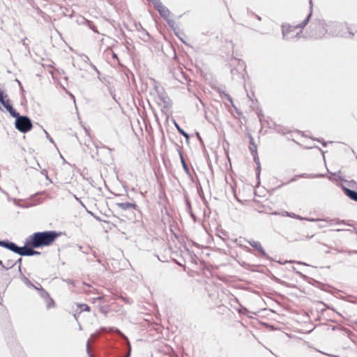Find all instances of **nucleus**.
Returning a JSON list of instances; mask_svg holds the SVG:
<instances>
[{"instance_id": "nucleus-35", "label": "nucleus", "mask_w": 357, "mask_h": 357, "mask_svg": "<svg viewBox=\"0 0 357 357\" xmlns=\"http://www.w3.org/2000/svg\"><path fill=\"white\" fill-rule=\"evenodd\" d=\"M296 181V178H294L291 179V181Z\"/></svg>"}, {"instance_id": "nucleus-5", "label": "nucleus", "mask_w": 357, "mask_h": 357, "mask_svg": "<svg viewBox=\"0 0 357 357\" xmlns=\"http://www.w3.org/2000/svg\"><path fill=\"white\" fill-rule=\"evenodd\" d=\"M14 117L15 118V128L21 132H27L32 128L31 121L28 116H20V114L17 112L16 116Z\"/></svg>"}, {"instance_id": "nucleus-13", "label": "nucleus", "mask_w": 357, "mask_h": 357, "mask_svg": "<svg viewBox=\"0 0 357 357\" xmlns=\"http://www.w3.org/2000/svg\"><path fill=\"white\" fill-rule=\"evenodd\" d=\"M116 332L117 333H119L123 338H124L127 341L128 351H127V354H125L124 357H130V354H131V346H130V342H129L128 337L126 335H124L123 333H121V331H119L118 329L116 330Z\"/></svg>"}, {"instance_id": "nucleus-4", "label": "nucleus", "mask_w": 357, "mask_h": 357, "mask_svg": "<svg viewBox=\"0 0 357 357\" xmlns=\"http://www.w3.org/2000/svg\"><path fill=\"white\" fill-rule=\"evenodd\" d=\"M26 245L23 247H20L17 245L15 243L9 241H1L0 240V246L7 248L8 250L20 255V256H30L31 248V247Z\"/></svg>"}, {"instance_id": "nucleus-29", "label": "nucleus", "mask_w": 357, "mask_h": 357, "mask_svg": "<svg viewBox=\"0 0 357 357\" xmlns=\"http://www.w3.org/2000/svg\"><path fill=\"white\" fill-rule=\"evenodd\" d=\"M0 266L2 267L3 269H5V265L3 264V262L1 260H0Z\"/></svg>"}, {"instance_id": "nucleus-31", "label": "nucleus", "mask_w": 357, "mask_h": 357, "mask_svg": "<svg viewBox=\"0 0 357 357\" xmlns=\"http://www.w3.org/2000/svg\"><path fill=\"white\" fill-rule=\"evenodd\" d=\"M318 176H319V177H323V176H324V174H320V175H319Z\"/></svg>"}, {"instance_id": "nucleus-34", "label": "nucleus", "mask_w": 357, "mask_h": 357, "mask_svg": "<svg viewBox=\"0 0 357 357\" xmlns=\"http://www.w3.org/2000/svg\"><path fill=\"white\" fill-rule=\"evenodd\" d=\"M322 144H323L324 146H326V142H322Z\"/></svg>"}, {"instance_id": "nucleus-26", "label": "nucleus", "mask_w": 357, "mask_h": 357, "mask_svg": "<svg viewBox=\"0 0 357 357\" xmlns=\"http://www.w3.org/2000/svg\"><path fill=\"white\" fill-rule=\"evenodd\" d=\"M281 215H282V216H289V212H287V211H283V212L281 213Z\"/></svg>"}, {"instance_id": "nucleus-20", "label": "nucleus", "mask_w": 357, "mask_h": 357, "mask_svg": "<svg viewBox=\"0 0 357 357\" xmlns=\"http://www.w3.org/2000/svg\"><path fill=\"white\" fill-rule=\"evenodd\" d=\"M177 128L180 133H181L186 138H188V135L185 131H183V130L181 129L178 126H177Z\"/></svg>"}, {"instance_id": "nucleus-24", "label": "nucleus", "mask_w": 357, "mask_h": 357, "mask_svg": "<svg viewBox=\"0 0 357 357\" xmlns=\"http://www.w3.org/2000/svg\"><path fill=\"white\" fill-rule=\"evenodd\" d=\"M295 218L297 219V220H307V218H303V217H301V216H300L298 215H296Z\"/></svg>"}, {"instance_id": "nucleus-28", "label": "nucleus", "mask_w": 357, "mask_h": 357, "mask_svg": "<svg viewBox=\"0 0 357 357\" xmlns=\"http://www.w3.org/2000/svg\"><path fill=\"white\" fill-rule=\"evenodd\" d=\"M296 215V214H295V213H289V217H291V218H295Z\"/></svg>"}, {"instance_id": "nucleus-15", "label": "nucleus", "mask_w": 357, "mask_h": 357, "mask_svg": "<svg viewBox=\"0 0 357 357\" xmlns=\"http://www.w3.org/2000/svg\"><path fill=\"white\" fill-rule=\"evenodd\" d=\"M307 221H310V222H330L331 224L330 225H332L333 222L334 221L333 220H328V219H319V218H307Z\"/></svg>"}, {"instance_id": "nucleus-27", "label": "nucleus", "mask_w": 357, "mask_h": 357, "mask_svg": "<svg viewBox=\"0 0 357 357\" xmlns=\"http://www.w3.org/2000/svg\"><path fill=\"white\" fill-rule=\"evenodd\" d=\"M86 351L89 354V341L86 342Z\"/></svg>"}, {"instance_id": "nucleus-17", "label": "nucleus", "mask_w": 357, "mask_h": 357, "mask_svg": "<svg viewBox=\"0 0 357 357\" xmlns=\"http://www.w3.org/2000/svg\"><path fill=\"white\" fill-rule=\"evenodd\" d=\"M79 307L81 311H86V312L90 311V307L86 304H80L79 305Z\"/></svg>"}, {"instance_id": "nucleus-16", "label": "nucleus", "mask_w": 357, "mask_h": 357, "mask_svg": "<svg viewBox=\"0 0 357 357\" xmlns=\"http://www.w3.org/2000/svg\"><path fill=\"white\" fill-rule=\"evenodd\" d=\"M15 266V264L11 260H8L5 265V270H8Z\"/></svg>"}, {"instance_id": "nucleus-9", "label": "nucleus", "mask_w": 357, "mask_h": 357, "mask_svg": "<svg viewBox=\"0 0 357 357\" xmlns=\"http://www.w3.org/2000/svg\"><path fill=\"white\" fill-rule=\"evenodd\" d=\"M335 224L337 225H347L349 227L347 229H335L336 231H348L350 232H354L357 234V229L353 225L348 223L344 220H336Z\"/></svg>"}, {"instance_id": "nucleus-25", "label": "nucleus", "mask_w": 357, "mask_h": 357, "mask_svg": "<svg viewBox=\"0 0 357 357\" xmlns=\"http://www.w3.org/2000/svg\"><path fill=\"white\" fill-rule=\"evenodd\" d=\"M89 24V27L96 33H98V31L97 29L92 25H91L90 22H87Z\"/></svg>"}, {"instance_id": "nucleus-11", "label": "nucleus", "mask_w": 357, "mask_h": 357, "mask_svg": "<svg viewBox=\"0 0 357 357\" xmlns=\"http://www.w3.org/2000/svg\"><path fill=\"white\" fill-rule=\"evenodd\" d=\"M248 243L252 248L257 250L261 254V255H263V256L266 255L265 250H264L261 243L259 241L251 240V241H249Z\"/></svg>"}, {"instance_id": "nucleus-30", "label": "nucleus", "mask_w": 357, "mask_h": 357, "mask_svg": "<svg viewBox=\"0 0 357 357\" xmlns=\"http://www.w3.org/2000/svg\"><path fill=\"white\" fill-rule=\"evenodd\" d=\"M47 295V293L45 291H43L42 296Z\"/></svg>"}, {"instance_id": "nucleus-19", "label": "nucleus", "mask_w": 357, "mask_h": 357, "mask_svg": "<svg viewBox=\"0 0 357 357\" xmlns=\"http://www.w3.org/2000/svg\"><path fill=\"white\" fill-rule=\"evenodd\" d=\"M180 156H181V162H182V165H183V169H185V171L186 172H188V166H187V165H186L185 162L184 161V159H183V156H182V155H181V153H180Z\"/></svg>"}, {"instance_id": "nucleus-7", "label": "nucleus", "mask_w": 357, "mask_h": 357, "mask_svg": "<svg viewBox=\"0 0 357 357\" xmlns=\"http://www.w3.org/2000/svg\"><path fill=\"white\" fill-rule=\"evenodd\" d=\"M150 2L152 3L154 8L159 12L160 15L165 18V20H167L169 17L170 15V11L167 8H166L160 0H149Z\"/></svg>"}, {"instance_id": "nucleus-22", "label": "nucleus", "mask_w": 357, "mask_h": 357, "mask_svg": "<svg viewBox=\"0 0 357 357\" xmlns=\"http://www.w3.org/2000/svg\"><path fill=\"white\" fill-rule=\"evenodd\" d=\"M326 226H327V225H326V222H319V223L318 224V226H317V227H318V228H319V229H322V228H324V227H326Z\"/></svg>"}, {"instance_id": "nucleus-2", "label": "nucleus", "mask_w": 357, "mask_h": 357, "mask_svg": "<svg viewBox=\"0 0 357 357\" xmlns=\"http://www.w3.org/2000/svg\"><path fill=\"white\" fill-rule=\"evenodd\" d=\"M320 27L325 28L324 26H321ZM326 31L328 33V38H352L354 35L351 26L347 22L330 21L327 22Z\"/></svg>"}, {"instance_id": "nucleus-8", "label": "nucleus", "mask_w": 357, "mask_h": 357, "mask_svg": "<svg viewBox=\"0 0 357 357\" xmlns=\"http://www.w3.org/2000/svg\"><path fill=\"white\" fill-rule=\"evenodd\" d=\"M155 102L160 107L161 109H167L170 106V99L165 93H158L155 98Z\"/></svg>"}, {"instance_id": "nucleus-36", "label": "nucleus", "mask_w": 357, "mask_h": 357, "mask_svg": "<svg viewBox=\"0 0 357 357\" xmlns=\"http://www.w3.org/2000/svg\"><path fill=\"white\" fill-rule=\"evenodd\" d=\"M17 81L18 84H19L20 85H21V82H20V81H18V80H17Z\"/></svg>"}, {"instance_id": "nucleus-23", "label": "nucleus", "mask_w": 357, "mask_h": 357, "mask_svg": "<svg viewBox=\"0 0 357 357\" xmlns=\"http://www.w3.org/2000/svg\"><path fill=\"white\" fill-rule=\"evenodd\" d=\"M44 131H45V132L46 134L47 137L50 140V142H52V143H54V141H53L52 138L49 135L48 132L46 130H44Z\"/></svg>"}, {"instance_id": "nucleus-32", "label": "nucleus", "mask_w": 357, "mask_h": 357, "mask_svg": "<svg viewBox=\"0 0 357 357\" xmlns=\"http://www.w3.org/2000/svg\"><path fill=\"white\" fill-rule=\"evenodd\" d=\"M305 174H303V175H301V176H298L299 177H305L304 176Z\"/></svg>"}, {"instance_id": "nucleus-10", "label": "nucleus", "mask_w": 357, "mask_h": 357, "mask_svg": "<svg viewBox=\"0 0 357 357\" xmlns=\"http://www.w3.org/2000/svg\"><path fill=\"white\" fill-rule=\"evenodd\" d=\"M117 206L123 211L136 209L137 205L130 202L117 203Z\"/></svg>"}, {"instance_id": "nucleus-3", "label": "nucleus", "mask_w": 357, "mask_h": 357, "mask_svg": "<svg viewBox=\"0 0 357 357\" xmlns=\"http://www.w3.org/2000/svg\"><path fill=\"white\" fill-rule=\"evenodd\" d=\"M310 17H311V13H310L306 17V18L303 20V22L302 23H301L296 26H291L290 24H283L282 26V32L283 38L286 39V40H289L294 37L298 36L299 33L297 32L296 34H294V31L296 29H298V28L303 29V27H305L307 24Z\"/></svg>"}, {"instance_id": "nucleus-33", "label": "nucleus", "mask_w": 357, "mask_h": 357, "mask_svg": "<svg viewBox=\"0 0 357 357\" xmlns=\"http://www.w3.org/2000/svg\"><path fill=\"white\" fill-rule=\"evenodd\" d=\"M257 19H258L259 20H261V17H260L259 16H257Z\"/></svg>"}, {"instance_id": "nucleus-21", "label": "nucleus", "mask_w": 357, "mask_h": 357, "mask_svg": "<svg viewBox=\"0 0 357 357\" xmlns=\"http://www.w3.org/2000/svg\"><path fill=\"white\" fill-rule=\"evenodd\" d=\"M33 248L31 247V253H30V256L40 255V252L38 251L34 250Z\"/></svg>"}, {"instance_id": "nucleus-6", "label": "nucleus", "mask_w": 357, "mask_h": 357, "mask_svg": "<svg viewBox=\"0 0 357 357\" xmlns=\"http://www.w3.org/2000/svg\"><path fill=\"white\" fill-rule=\"evenodd\" d=\"M327 22L324 21L319 22L315 24L310 31V37L314 38H328V33L326 31V28H321V26L326 27Z\"/></svg>"}, {"instance_id": "nucleus-18", "label": "nucleus", "mask_w": 357, "mask_h": 357, "mask_svg": "<svg viewBox=\"0 0 357 357\" xmlns=\"http://www.w3.org/2000/svg\"><path fill=\"white\" fill-rule=\"evenodd\" d=\"M22 261V258H19L16 261L14 262V264H15V265L18 264V271L20 273H22V266H21Z\"/></svg>"}, {"instance_id": "nucleus-14", "label": "nucleus", "mask_w": 357, "mask_h": 357, "mask_svg": "<svg viewBox=\"0 0 357 357\" xmlns=\"http://www.w3.org/2000/svg\"><path fill=\"white\" fill-rule=\"evenodd\" d=\"M20 279L28 287H33L35 289H38L36 287H35L31 282L22 273H20Z\"/></svg>"}, {"instance_id": "nucleus-1", "label": "nucleus", "mask_w": 357, "mask_h": 357, "mask_svg": "<svg viewBox=\"0 0 357 357\" xmlns=\"http://www.w3.org/2000/svg\"><path fill=\"white\" fill-rule=\"evenodd\" d=\"M60 234V233L56 231L36 232L29 236V239L26 241V244H27L28 246L35 248L48 246L51 245Z\"/></svg>"}, {"instance_id": "nucleus-12", "label": "nucleus", "mask_w": 357, "mask_h": 357, "mask_svg": "<svg viewBox=\"0 0 357 357\" xmlns=\"http://www.w3.org/2000/svg\"><path fill=\"white\" fill-rule=\"evenodd\" d=\"M345 194L352 200L357 202V192L348 188H344Z\"/></svg>"}]
</instances>
